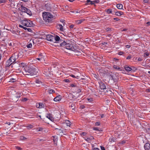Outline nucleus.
<instances>
[{
  "mask_svg": "<svg viewBox=\"0 0 150 150\" xmlns=\"http://www.w3.org/2000/svg\"><path fill=\"white\" fill-rule=\"evenodd\" d=\"M64 81L67 82H69L70 81V80L68 79H65Z\"/></svg>",
  "mask_w": 150,
  "mask_h": 150,
  "instance_id": "46",
  "label": "nucleus"
},
{
  "mask_svg": "<svg viewBox=\"0 0 150 150\" xmlns=\"http://www.w3.org/2000/svg\"><path fill=\"white\" fill-rule=\"evenodd\" d=\"M87 100H88V101L89 102H92L93 101V99L92 98H87Z\"/></svg>",
  "mask_w": 150,
  "mask_h": 150,
  "instance_id": "40",
  "label": "nucleus"
},
{
  "mask_svg": "<svg viewBox=\"0 0 150 150\" xmlns=\"http://www.w3.org/2000/svg\"><path fill=\"white\" fill-rule=\"evenodd\" d=\"M142 59L141 58H139L138 59V60L139 61H142Z\"/></svg>",
  "mask_w": 150,
  "mask_h": 150,
  "instance_id": "63",
  "label": "nucleus"
},
{
  "mask_svg": "<svg viewBox=\"0 0 150 150\" xmlns=\"http://www.w3.org/2000/svg\"><path fill=\"white\" fill-rule=\"evenodd\" d=\"M81 75V74L80 73H79L78 74L76 75V78H78V77H79Z\"/></svg>",
  "mask_w": 150,
  "mask_h": 150,
  "instance_id": "53",
  "label": "nucleus"
},
{
  "mask_svg": "<svg viewBox=\"0 0 150 150\" xmlns=\"http://www.w3.org/2000/svg\"><path fill=\"white\" fill-rule=\"evenodd\" d=\"M27 8L24 7L23 6H21L20 7V10L22 12H25L27 9Z\"/></svg>",
  "mask_w": 150,
  "mask_h": 150,
  "instance_id": "17",
  "label": "nucleus"
},
{
  "mask_svg": "<svg viewBox=\"0 0 150 150\" xmlns=\"http://www.w3.org/2000/svg\"><path fill=\"white\" fill-rule=\"evenodd\" d=\"M99 87L101 89H106V86L104 83L101 81L99 82Z\"/></svg>",
  "mask_w": 150,
  "mask_h": 150,
  "instance_id": "6",
  "label": "nucleus"
},
{
  "mask_svg": "<svg viewBox=\"0 0 150 150\" xmlns=\"http://www.w3.org/2000/svg\"><path fill=\"white\" fill-rule=\"evenodd\" d=\"M6 0H0V3H4Z\"/></svg>",
  "mask_w": 150,
  "mask_h": 150,
  "instance_id": "44",
  "label": "nucleus"
},
{
  "mask_svg": "<svg viewBox=\"0 0 150 150\" xmlns=\"http://www.w3.org/2000/svg\"><path fill=\"white\" fill-rule=\"evenodd\" d=\"M94 139V137H93L91 136L89 137H85V140L88 141V142H90L91 140Z\"/></svg>",
  "mask_w": 150,
  "mask_h": 150,
  "instance_id": "15",
  "label": "nucleus"
},
{
  "mask_svg": "<svg viewBox=\"0 0 150 150\" xmlns=\"http://www.w3.org/2000/svg\"><path fill=\"white\" fill-rule=\"evenodd\" d=\"M109 76L110 80H113L114 82H116V79H114V76H113L112 75H110Z\"/></svg>",
  "mask_w": 150,
  "mask_h": 150,
  "instance_id": "20",
  "label": "nucleus"
},
{
  "mask_svg": "<svg viewBox=\"0 0 150 150\" xmlns=\"http://www.w3.org/2000/svg\"><path fill=\"white\" fill-rule=\"evenodd\" d=\"M27 30L28 32H32L33 31L30 28H28Z\"/></svg>",
  "mask_w": 150,
  "mask_h": 150,
  "instance_id": "45",
  "label": "nucleus"
},
{
  "mask_svg": "<svg viewBox=\"0 0 150 150\" xmlns=\"http://www.w3.org/2000/svg\"><path fill=\"white\" fill-rule=\"evenodd\" d=\"M38 129V131H41L42 130L43 128H40L39 129Z\"/></svg>",
  "mask_w": 150,
  "mask_h": 150,
  "instance_id": "51",
  "label": "nucleus"
},
{
  "mask_svg": "<svg viewBox=\"0 0 150 150\" xmlns=\"http://www.w3.org/2000/svg\"><path fill=\"white\" fill-rule=\"evenodd\" d=\"M25 13H26L27 14L30 16L32 14L30 10L28 8H27V9H26V11Z\"/></svg>",
  "mask_w": 150,
  "mask_h": 150,
  "instance_id": "26",
  "label": "nucleus"
},
{
  "mask_svg": "<svg viewBox=\"0 0 150 150\" xmlns=\"http://www.w3.org/2000/svg\"><path fill=\"white\" fill-rule=\"evenodd\" d=\"M62 96L60 95H59L57 96L54 99V100L55 101L58 102L61 99Z\"/></svg>",
  "mask_w": 150,
  "mask_h": 150,
  "instance_id": "11",
  "label": "nucleus"
},
{
  "mask_svg": "<svg viewBox=\"0 0 150 150\" xmlns=\"http://www.w3.org/2000/svg\"><path fill=\"white\" fill-rule=\"evenodd\" d=\"M93 150H100L99 149L97 148H95L93 149Z\"/></svg>",
  "mask_w": 150,
  "mask_h": 150,
  "instance_id": "62",
  "label": "nucleus"
},
{
  "mask_svg": "<svg viewBox=\"0 0 150 150\" xmlns=\"http://www.w3.org/2000/svg\"><path fill=\"white\" fill-rule=\"evenodd\" d=\"M149 55V53L148 52H146L144 53L143 55V56L145 57H146L148 56Z\"/></svg>",
  "mask_w": 150,
  "mask_h": 150,
  "instance_id": "27",
  "label": "nucleus"
},
{
  "mask_svg": "<svg viewBox=\"0 0 150 150\" xmlns=\"http://www.w3.org/2000/svg\"><path fill=\"white\" fill-rule=\"evenodd\" d=\"M85 20L84 19H81L78 20L76 21V23L77 24H79L81 23L83 21Z\"/></svg>",
  "mask_w": 150,
  "mask_h": 150,
  "instance_id": "22",
  "label": "nucleus"
},
{
  "mask_svg": "<svg viewBox=\"0 0 150 150\" xmlns=\"http://www.w3.org/2000/svg\"><path fill=\"white\" fill-rule=\"evenodd\" d=\"M109 140L110 142H115L116 139L115 138H110Z\"/></svg>",
  "mask_w": 150,
  "mask_h": 150,
  "instance_id": "29",
  "label": "nucleus"
},
{
  "mask_svg": "<svg viewBox=\"0 0 150 150\" xmlns=\"http://www.w3.org/2000/svg\"><path fill=\"white\" fill-rule=\"evenodd\" d=\"M126 143V141L123 140L121 142V143L122 144H124Z\"/></svg>",
  "mask_w": 150,
  "mask_h": 150,
  "instance_id": "56",
  "label": "nucleus"
},
{
  "mask_svg": "<svg viewBox=\"0 0 150 150\" xmlns=\"http://www.w3.org/2000/svg\"><path fill=\"white\" fill-rule=\"evenodd\" d=\"M86 133L85 132H82V133L81 134V135H83V136H85L86 135Z\"/></svg>",
  "mask_w": 150,
  "mask_h": 150,
  "instance_id": "48",
  "label": "nucleus"
},
{
  "mask_svg": "<svg viewBox=\"0 0 150 150\" xmlns=\"http://www.w3.org/2000/svg\"><path fill=\"white\" fill-rule=\"evenodd\" d=\"M32 46V43H29L27 45V47L28 48H30Z\"/></svg>",
  "mask_w": 150,
  "mask_h": 150,
  "instance_id": "34",
  "label": "nucleus"
},
{
  "mask_svg": "<svg viewBox=\"0 0 150 150\" xmlns=\"http://www.w3.org/2000/svg\"><path fill=\"white\" fill-rule=\"evenodd\" d=\"M47 92L50 94H52L55 93V91L54 90L52 89H49L48 90Z\"/></svg>",
  "mask_w": 150,
  "mask_h": 150,
  "instance_id": "23",
  "label": "nucleus"
},
{
  "mask_svg": "<svg viewBox=\"0 0 150 150\" xmlns=\"http://www.w3.org/2000/svg\"><path fill=\"white\" fill-rule=\"evenodd\" d=\"M43 18L45 22H50L52 21L53 15L49 12H44L43 13Z\"/></svg>",
  "mask_w": 150,
  "mask_h": 150,
  "instance_id": "4",
  "label": "nucleus"
},
{
  "mask_svg": "<svg viewBox=\"0 0 150 150\" xmlns=\"http://www.w3.org/2000/svg\"><path fill=\"white\" fill-rule=\"evenodd\" d=\"M21 24L23 25L26 27H31L33 25L32 22L30 21H28L27 20L24 19L20 21Z\"/></svg>",
  "mask_w": 150,
  "mask_h": 150,
  "instance_id": "5",
  "label": "nucleus"
},
{
  "mask_svg": "<svg viewBox=\"0 0 150 150\" xmlns=\"http://www.w3.org/2000/svg\"><path fill=\"white\" fill-rule=\"evenodd\" d=\"M58 28H59L60 30L61 31L64 30V28L63 26L61 24H59L58 25Z\"/></svg>",
  "mask_w": 150,
  "mask_h": 150,
  "instance_id": "24",
  "label": "nucleus"
},
{
  "mask_svg": "<svg viewBox=\"0 0 150 150\" xmlns=\"http://www.w3.org/2000/svg\"><path fill=\"white\" fill-rule=\"evenodd\" d=\"M144 148L145 150H150V144L149 143H146L144 146Z\"/></svg>",
  "mask_w": 150,
  "mask_h": 150,
  "instance_id": "9",
  "label": "nucleus"
},
{
  "mask_svg": "<svg viewBox=\"0 0 150 150\" xmlns=\"http://www.w3.org/2000/svg\"><path fill=\"white\" fill-rule=\"evenodd\" d=\"M15 147L17 149V150H22V149L19 147L16 146Z\"/></svg>",
  "mask_w": 150,
  "mask_h": 150,
  "instance_id": "38",
  "label": "nucleus"
},
{
  "mask_svg": "<svg viewBox=\"0 0 150 150\" xmlns=\"http://www.w3.org/2000/svg\"><path fill=\"white\" fill-rule=\"evenodd\" d=\"M39 57L40 58L42 57V58L43 57V55L42 53H40L39 54Z\"/></svg>",
  "mask_w": 150,
  "mask_h": 150,
  "instance_id": "42",
  "label": "nucleus"
},
{
  "mask_svg": "<svg viewBox=\"0 0 150 150\" xmlns=\"http://www.w3.org/2000/svg\"><path fill=\"white\" fill-rule=\"evenodd\" d=\"M14 64H12V63L10 62V60L9 59L6 62L5 64V66L6 67H8L10 66H11V67H13V65Z\"/></svg>",
  "mask_w": 150,
  "mask_h": 150,
  "instance_id": "8",
  "label": "nucleus"
},
{
  "mask_svg": "<svg viewBox=\"0 0 150 150\" xmlns=\"http://www.w3.org/2000/svg\"><path fill=\"white\" fill-rule=\"evenodd\" d=\"M20 139L22 140H26L27 138L23 136H21L20 137Z\"/></svg>",
  "mask_w": 150,
  "mask_h": 150,
  "instance_id": "33",
  "label": "nucleus"
},
{
  "mask_svg": "<svg viewBox=\"0 0 150 150\" xmlns=\"http://www.w3.org/2000/svg\"><path fill=\"white\" fill-rule=\"evenodd\" d=\"M46 117L48 118L50 120H52V117L51 114H47L46 116Z\"/></svg>",
  "mask_w": 150,
  "mask_h": 150,
  "instance_id": "25",
  "label": "nucleus"
},
{
  "mask_svg": "<svg viewBox=\"0 0 150 150\" xmlns=\"http://www.w3.org/2000/svg\"><path fill=\"white\" fill-rule=\"evenodd\" d=\"M131 58V55H129L127 57L126 59H130Z\"/></svg>",
  "mask_w": 150,
  "mask_h": 150,
  "instance_id": "50",
  "label": "nucleus"
},
{
  "mask_svg": "<svg viewBox=\"0 0 150 150\" xmlns=\"http://www.w3.org/2000/svg\"><path fill=\"white\" fill-rule=\"evenodd\" d=\"M70 122L69 120H67L66 121V123L67 124V126H69L70 125Z\"/></svg>",
  "mask_w": 150,
  "mask_h": 150,
  "instance_id": "35",
  "label": "nucleus"
},
{
  "mask_svg": "<svg viewBox=\"0 0 150 150\" xmlns=\"http://www.w3.org/2000/svg\"><path fill=\"white\" fill-rule=\"evenodd\" d=\"M16 81V80L15 79H14L13 78H11L10 79V81H9V82H15Z\"/></svg>",
  "mask_w": 150,
  "mask_h": 150,
  "instance_id": "30",
  "label": "nucleus"
},
{
  "mask_svg": "<svg viewBox=\"0 0 150 150\" xmlns=\"http://www.w3.org/2000/svg\"><path fill=\"white\" fill-rule=\"evenodd\" d=\"M93 129L95 130L102 131V130L100 129V130H99L98 127H94Z\"/></svg>",
  "mask_w": 150,
  "mask_h": 150,
  "instance_id": "37",
  "label": "nucleus"
},
{
  "mask_svg": "<svg viewBox=\"0 0 150 150\" xmlns=\"http://www.w3.org/2000/svg\"><path fill=\"white\" fill-rule=\"evenodd\" d=\"M146 24H147L148 25H150V21L146 23Z\"/></svg>",
  "mask_w": 150,
  "mask_h": 150,
  "instance_id": "64",
  "label": "nucleus"
},
{
  "mask_svg": "<svg viewBox=\"0 0 150 150\" xmlns=\"http://www.w3.org/2000/svg\"><path fill=\"white\" fill-rule=\"evenodd\" d=\"M91 1L90 0H88L87 1V2H86V3L85 4V5H87L88 4V3H89V2H91Z\"/></svg>",
  "mask_w": 150,
  "mask_h": 150,
  "instance_id": "41",
  "label": "nucleus"
},
{
  "mask_svg": "<svg viewBox=\"0 0 150 150\" xmlns=\"http://www.w3.org/2000/svg\"><path fill=\"white\" fill-rule=\"evenodd\" d=\"M114 20H115L116 21H119L120 19L118 18H114L113 19Z\"/></svg>",
  "mask_w": 150,
  "mask_h": 150,
  "instance_id": "49",
  "label": "nucleus"
},
{
  "mask_svg": "<svg viewBox=\"0 0 150 150\" xmlns=\"http://www.w3.org/2000/svg\"><path fill=\"white\" fill-rule=\"evenodd\" d=\"M70 86L72 87H75L76 86L74 84H71Z\"/></svg>",
  "mask_w": 150,
  "mask_h": 150,
  "instance_id": "55",
  "label": "nucleus"
},
{
  "mask_svg": "<svg viewBox=\"0 0 150 150\" xmlns=\"http://www.w3.org/2000/svg\"><path fill=\"white\" fill-rule=\"evenodd\" d=\"M101 150H105V148L104 147L101 146Z\"/></svg>",
  "mask_w": 150,
  "mask_h": 150,
  "instance_id": "58",
  "label": "nucleus"
},
{
  "mask_svg": "<svg viewBox=\"0 0 150 150\" xmlns=\"http://www.w3.org/2000/svg\"><path fill=\"white\" fill-rule=\"evenodd\" d=\"M63 40L62 42H59V45H58V46L59 47H64L66 49L71 50L72 51H74L75 50V49L73 47V45L71 44L67 43L63 40V38L61 37Z\"/></svg>",
  "mask_w": 150,
  "mask_h": 150,
  "instance_id": "3",
  "label": "nucleus"
},
{
  "mask_svg": "<svg viewBox=\"0 0 150 150\" xmlns=\"http://www.w3.org/2000/svg\"><path fill=\"white\" fill-rule=\"evenodd\" d=\"M95 4V3L94 2V1H91V3H90V4L93 5V4Z\"/></svg>",
  "mask_w": 150,
  "mask_h": 150,
  "instance_id": "57",
  "label": "nucleus"
},
{
  "mask_svg": "<svg viewBox=\"0 0 150 150\" xmlns=\"http://www.w3.org/2000/svg\"><path fill=\"white\" fill-rule=\"evenodd\" d=\"M125 69V70L127 71H129L132 70V68L127 66H125L124 67Z\"/></svg>",
  "mask_w": 150,
  "mask_h": 150,
  "instance_id": "19",
  "label": "nucleus"
},
{
  "mask_svg": "<svg viewBox=\"0 0 150 150\" xmlns=\"http://www.w3.org/2000/svg\"><path fill=\"white\" fill-rule=\"evenodd\" d=\"M45 9L48 11H50L51 9L50 5L49 4H45Z\"/></svg>",
  "mask_w": 150,
  "mask_h": 150,
  "instance_id": "12",
  "label": "nucleus"
},
{
  "mask_svg": "<svg viewBox=\"0 0 150 150\" xmlns=\"http://www.w3.org/2000/svg\"><path fill=\"white\" fill-rule=\"evenodd\" d=\"M27 100V99L26 98H24L23 100H22L23 101H25Z\"/></svg>",
  "mask_w": 150,
  "mask_h": 150,
  "instance_id": "52",
  "label": "nucleus"
},
{
  "mask_svg": "<svg viewBox=\"0 0 150 150\" xmlns=\"http://www.w3.org/2000/svg\"><path fill=\"white\" fill-rule=\"evenodd\" d=\"M20 66L22 67V69L23 71H24V69L25 67H28L26 66V65L24 63H20V64H19Z\"/></svg>",
  "mask_w": 150,
  "mask_h": 150,
  "instance_id": "18",
  "label": "nucleus"
},
{
  "mask_svg": "<svg viewBox=\"0 0 150 150\" xmlns=\"http://www.w3.org/2000/svg\"><path fill=\"white\" fill-rule=\"evenodd\" d=\"M113 68L114 69H120L119 67L118 66H116V65H114L113 66Z\"/></svg>",
  "mask_w": 150,
  "mask_h": 150,
  "instance_id": "39",
  "label": "nucleus"
},
{
  "mask_svg": "<svg viewBox=\"0 0 150 150\" xmlns=\"http://www.w3.org/2000/svg\"><path fill=\"white\" fill-rule=\"evenodd\" d=\"M111 29L110 28H108L106 29V31H109Z\"/></svg>",
  "mask_w": 150,
  "mask_h": 150,
  "instance_id": "61",
  "label": "nucleus"
},
{
  "mask_svg": "<svg viewBox=\"0 0 150 150\" xmlns=\"http://www.w3.org/2000/svg\"><path fill=\"white\" fill-rule=\"evenodd\" d=\"M117 7L118 8L121 9L122 8L123 6L122 4H117Z\"/></svg>",
  "mask_w": 150,
  "mask_h": 150,
  "instance_id": "21",
  "label": "nucleus"
},
{
  "mask_svg": "<svg viewBox=\"0 0 150 150\" xmlns=\"http://www.w3.org/2000/svg\"><path fill=\"white\" fill-rule=\"evenodd\" d=\"M17 96H16V97L17 98H18L20 97L21 95V93H17Z\"/></svg>",
  "mask_w": 150,
  "mask_h": 150,
  "instance_id": "36",
  "label": "nucleus"
},
{
  "mask_svg": "<svg viewBox=\"0 0 150 150\" xmlns=\"http://www.w3.org/2000/svg\"><path fill=\"white\" fill-rule=\"evenodd\" d=\"M18 16V14L15 12H13V13L12 14V17H14V18H15V19L17 18Z\"/></svg>",
  "mask_w": 150,
  "mask_h": 150,
  "instance_id": "16",
  "label": "nucleus"
},
{
  "mask_svg": "<svg viewBox=\"0 0 150 150\" xmlns=\"http://www.w3.org/2000/svg\"><path fill=\"white\" fill-rule=\"evenodd\" d=\"M105 71L103 69H100L99 70V74L100 76H103L105 73Z\"/></svg>",
  "mask_w": 150,
  "mask_h": 150,
  "instance_id": "14",
  "label": "nucleus"
},
{
  "mask_svg": "<svg viewBox=\"0 0 150 150\" xmlns=\"http://www.w3.org/2000/svg\"><path fill=\"white\" fill-rule=\"evenodd\" d=\"M24 71L27 74L26 75L33 76L36 75L38 72V69L33 67H26L24 69Z\"/></svg>",
  "mask_w": 150,
  "mask_h": 150,
  "instance_id": "2",
  "label": "nucleus"
},
{
  "mask_svg": "<svg viewBox=\"0 0 150 150\" xmlns=\"http://www.w3.org/2000/svg\"><path fill=\"white\" fill-rule=\"evenodd\" d=\"M123 53V52H120L118 54L119 55H122V54Z\"/></svg>",
  "mask_w": 150,
  "mask_h": 150,
  "instance_id": "59",
  "label": "nucleus"
},
{
  "mask_svg": "<svg viewBox=\"0 0 150 150\" xmlns=\"http://www.w3.org/2000/svg\"><path fill=\"white\" fill-rule=\"evenodd\" d=\"M36 106L38 108H41L44 107V105L42 103H37Z\"/></svg>",
  "mask_w": 150,
  "mask_h": 150,
  "instance_id": "10",
  "label": "nucleus"
},
{
  "mask_svg": "<svg viewBox=\"0 0 150 150\" xmlns=\"http://www.w3.org/2000/svg\"><path fill=\"white\" fill-rule=\"evenodd\" d=\"M6 124H7L8 125H10L11 124H13V123H11L10 122H6L5 123Z\"/></svg>",
  "mask_w": 150,
  "mask_h": 150,
  "instance_id": "54",
  "label": "nucleus"
},
{
  "mask_svg": "<svg viewBox=\"0 0 150 150\" xmlns=\"http://www.w3.org/2000/svg\"><path fill=\"white\" fill-rule=\"evenodd\" d=\"M122 12L120 11L117 12L115 13V15L117 16H120L122 14Z\"/></svg>",
  "mask_w": 150,
  "mask_h": 150,
  "instance_id": "28",
  "label": "nucleus"
},
{
  "mask_svg": "<svg viewBox=\"0 0 150 150\" xmlns=\"http://www.w3.org/2000/svg\"><path fill=\"white\" fill-rule=\"evenodd\" d=\"M94 2L95 3H98L99 2V0H95L94 1Z\"/></svg>",
  "mask_w": 150,
  "mask_h": 150,
  "instance_id": "47",
  "label": "nucleus"
},
{
  "mask_svg": "<svg viewBox=\"0 0 150 150\" xmlns=\"http://www.w3.org/2000/svg\"><path fill=\"white\" fill-rule=\"evenodd\" d=\"M100 124V123L99 122H96L95 123L96 125L97 126L99 125Z\"/></svg>",
  "mask_w": 150,
  "mask_h": 150,
  "instance_id": "43",
  "label": "nucleus"
},
{
  "mask_svg": "<svg viewBox=\"0 0 150 150\" xmlns=\"http://www.w3.org/2000/svg\"><path fill=\"white\" fill-rule=\"evenodd\" d=\"M9 59L10 60V62L12 64H14L13 63L15 62L16 60L15 56L14 55H12V56Z\"/></svg>",
  "mask_w": 150,
  "mask_h": 150,
  "instance_id": "7",
  "label": "nucleus"
},
{
  "mask_svg": "<svg viewBox=\"0 0 150 150\" xmlns=\"http://www.w3.org/2000/svg\"><path fill=\"white\" fill-rule=\"evenodd\" d=\"M69 107H71L72 109V110H73V112H74V111L75 110L74 109L75 107L74 104H72L71 106H69Z\"/></svg>",
  "mask_w": 150,
  "mask_h": 150,
  "instance_id": "31",
  "label": "nucleus"
},
{
  "mask_svg": "<svg viewBox=\"0 0 150 150\" xmlns=\"http://www.w3.org/2000/svg\"><path fill=\"white\" fill-rule=\"evenodd\" d=\"M46 39L48 41L57 43L61 42L63 41L62 38L57 35L53 36L50 35H47Z\"/></svg>",
  "mask_w": 150,
  "mask_h": 150,
  "instance_id": "1",
  "label": "nucleus"
},
{
  "mask_svg": "<svg viewBox=\"0 0 150 150\" xmlns=\"http://www.w3.org/2000/svg\"><path fill=\"white\" fill-rule=\"evenodd\" d=\"M70 76H71V77H72L74 78H76V77L75 76H74V75H73L71 74V75H70Z\"/></svg>",
  "mask_w": 150,
  "mask_h": 150,
  "instance_id": "60",
  "label": "nucleus"
},
{
  "mask_svg": "<svg viewBox=\"0 0 150 150\" xmlns=\"http://www.w3.org/2000/svg\"><path fill=\"white\" fill-rule=\"evenodd\" d=\"M55 129L57 130L56 132L58 135H60L62 133H63L62 130L60 128H55Z\"/></svg>",
  "mask_w": 150,
  "mask_h": 150,
  "instance_id": "13",
  "label": "nucleus"
},
{
  "mask_svg": "<svg viewBox=\"0 0 150 150\" xmlns=\"http://www.w3.org/2000/svg\"><path fill=\"white\" fill-rule=\"evenodd\" d=\"M107 12L108 13H111L112 12V9H107Z\"/></svg>",
  "mask_w": 150,
  "mask_h": 150,
  "instance_id": "32",
  "label": "nucleus"
}]
</instances>
